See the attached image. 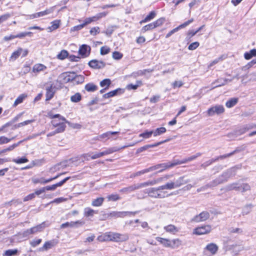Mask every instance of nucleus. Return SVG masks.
<instances>
[{
	"instance_id": "obj_1",
	"label": "nucleus",
	"mask_w": 256,
	"mask_h": 256,
	"mask_svg": "<svg viewBox=\"0 0 256 256\" xmlns=\"http://www.w3.org/2000/svg\"><path fill=\"white\" fill-rule=\"evenodd\" d=\"M167 190L165 184L159 186L157 188H150L145 190L144 192L148 194V196L155 198H163L166 197V192H162V190Z\"/></svg>"
},
{
	"instance_id": "obj_2",
	"label": "nucleus",
	"mask_w": 256,
	"mask_h": 256,
	"mask_svg": "<svg viewBox=\"0 0 256 256\" xmlns=\"http://www.w3.org/2000/svg\"><path fill=\"white\" fill-rule=\"evenodd\" d=\"M190 180L187 178L186 176H183L179 177L174 182H170L166 184L167 190H172L181 186L186 184L190 182Z\"/></svg>"
},
{
	"instance_id": "obj_3",
	"label": "nucleus",
	"mask_w": 256,
	"mask_h": 256,
	"mask_svg": "<svg viewBox=\"0 0 256 256\" xmlns=\"http://www.w3.org/2000/svg\"><path fill=\"white\" fill-rule=\"evenodd\" d=\"M177 165L176 160H174L171 162H168L157 164L155 166H152L148 168V169L150 172L160 169L158 172H161L166 169L170 168Z\"/></svg>"
},
{
	"instance_id": "obj_4",
	"label": "nucleus",
	"mask_w": 256,
	"mask_h": 256,
	"mask_svg": "<svg viewBox=\"0 0 256 256\" xmlns=\"http://www.w3.org/2000/svg\"><path fill=\"white\" fill-rule=\"evenodd\" d=\"M144 182L134 184L128 187H126L120 190V192L126 194L130 193L134 190L144 188Z\"/></svg>"
},
{
	"instance_id": "obj_5",
	"label": "nucleus",
	"mask_w": 256,
	"mask_h": 256,
	"mask_svg": "<svg viewBox=\"0 0 256 256\" xmlns=\"http://www.w3.org/2000/svg\"><path fill=\"white\" fill-rule=\"evenodd\" d=\"M237 168L236 167H232L222 173V174L219 176V178L222 181V183L228 181V179L232 176H235Z\"/></svg>"
},
{
	"instance_id": "obj_6",
	"label": "nucleus",
	"mask_w": 256,
	"mask_h": 256,
	"mask_svg": "<svg viewBox=\"0 0 256 256\" xmlns=\"http://www.w3.org/2000/svg\"><path fill=\"white\" fill-rule=\"evenodd\" d=\"M66 173V172H64L58 174L56 176H54V178H50L48 180H45L44 178H36L33 177L32 178V181L34 184H38V183L41 184H45L48 183V182H52V180L58 178L60 176Z\"/></svg>"
},
{
	"instance_id": "obj_7",
	"label": "nucleus",
	"mask_w": 256,
	"mask_h": 256,
	"mask_svg": "<svg viewBox=\"0 0 256 256\" xmlns=\"http://www.w3.org/2000/svg\"><path fill=\"white\" fill-rule=\"evenodd\" d=\"M212 230V227L210 225H204L198 227L194 230L193 234L196 235H202L208 234Z\"/></svg>"
},
{
	"instance_id": "obj_8",
	"label": "nucleus",
	"mask_w": 256,
	"mask_h": 256,
	"mask_svg": "<svg viewBox=\"0 0 256 256\" xmlns=\"http://www.w3.org/2000/svg\"><path fill=\"white\" fill-rule=\"evenodd\" d=\"M224 112V108L222 105H216L210 108L207 113L208 116H212L215 114H220Z\"/></svg>"
},
{
	"instance_id": "obj_9",
	"label": "nucleus",
	"mask_w": 256,
	"mask_h": 256,
	"mask_svg": "<svg viewBox=\"0 0 256 256\" xmlns=\"http://www.w3.org/2000/svg\"><path fill=\"white\" fill-rule=\"evenodd\" d=\"M45 227H46L45 222H43L42 224H40L36 226L32 227V228L24 231V234L26 236H27L29 234H34L37 232H41L44 228Z\"/></svg>"
},
{
	"instance_id": "obj_10",
	"label": "nucleus",
	"mask_w": 256,
	"mask_h": 256,
	"mask_svg": "<svg viewBox=\"0 0 256 256\" xmlns=\"http://www.w3.org/2000/svg\"><path fill=\"white\" fill-rule=\"evenodd\" d=\"M138 212H113L110 216L114 218H124L126 216H134Z\"/></svg>"
},
{
	"instance_id": "obj_11",
	"label": "nucleus",
	"mask_w": 256,
	"mask_h": 256,
	"mask_svg": "<svg viewBox=\"0 0 256 256\" xmlns=\"http://www.w3.org/2000/svg\"><path fill=\"white\" fill-rule=\"evenodd\" d=\"M210 218V214L208 212L204 211L199 214L196 216L192 220V222H200L207 220Z\"/></svg>"
},
{
	"instance_id": "obj_12",
	"label": "nucleus",
	"mask_w": 256,
	"mask_h": 256,
	"mask_svg": "<svg viewBox=\"0 0 256 256\" xmlns=\"http://www.w3.org/2000/svg\"><path fill=\"white\" fill-rule=\"evenodd\" d=\"M88 66L94 69H101L106 66V64L102 60H92L89 62Z\"/></svg>"
},
{
	"instance_id": "obj_13",
	"label": "nucleus",
	"mask_w": 256,
	"mask_h": 256,
	"mask_svg": "<svg viewBox=\"0 0 256 256\" xmlns=\"http://www.w3.org/2000/svg\"><path fill=\"white\" fill-rule=\"evenodd\" d=\"M54 10V6L50 7L49 8L46 9L45 10L36 12V14L30 16V18H34L38 17L44 16L46 15L52 13Z\"/></svg>"
},
{
	"instance_id": "obj_14",
	"label": "nucleus",
	"mask_w": 256,
	"mask_h": 256,
	"mask_svg": "<svg viewBox=\"0 0 256 256\" xmlns=\"http://www.w3.org/2000/svg\"><path fill=\"white\" fill-rule=\"evenodd\" d=\"M193 21H194V18H192L189 20H188L184 22L182 24L176 27V28L172 30L170 32H168L166 34V38H169L174 32H178L179 30L184 28L186 27V26H188V24H190V23H192Z\"/></svg>"
},
{
	"instance_id": "obj_15",
	"label": "nucleus",
	"mask_w": 256,
	"mask_h": 256,
	"mask_svg": "<svg viewBox=\"0 0 256 256\" xmlns=\"http://www.w3.org/2000/svg\"><path fill=\"white\" fill-rule=\"evenodd\" d=\"M74 74L75 72H64L60 75V77L62 79L64 82L66 83L73 81L74 78Z\"/></svg>"
},
{
	"instance_id": "obj_16",
	"label": "nucleus",
	"mask_w": 256,
	"mask_h": 256,
	"mask_svg": "<svg viewBox=\"0 0 256 256\" xmlns=\"http://www.w3.org/2000/svg\"><path fill=\"white\" fill-rule=\"evenodd\" d=\"M90 47L86 44H82L80 48L78 54L83 58L88 56L90 52Z\"/></svg>"
},
{
	"instance_id": "obj_17",
	"label": "nucleus",
	"mask_w": 256,
	"mask_h": 256,
	"mask_svg": "<svg viewBox=\"0 0 256 256\" xmlns=\"http://www.w3.org/2000/svg\"><path fill=\"white\" fill-rule=\"evenodd\" d=\"M84 224V222L82 220H77L76 222H66V223L62 224L60 226L62 228H64L67 227L70 228H76L80 226H82Z\"/></svg>"
},
{
	"instance_id": "obj_18",
	"label": "nucleus",
	"mask_w": 256,
	"mask_h": 256,
	"mask_svg": "<svg viewBox=\"0 0 256 256\" xmlns=\"http://www.w3.org/2000/svg\"><path fill=\"white\" fill-rule=\"evenodd\" d=\"M70 176H68L64 178L62 181L52 186H48L44 187L45 190H54L56 188L62 186L67 180H70Z\"/></svg>"
},
{
	"instance_id": "obj_19",
	"label": "nucleus",
	"mask_w": 256,
	"mask_h": 256,
	"mask_svg": "<svg viewBox=\"0 0 256 256\" xmlns=\"http://www.w3.org/2000/svg\"><path fill=\"white\" fill-rule=\"evenodd\" d=\"M114 236V238L113 242H123L128 240L129 238L128 234H122L115 232Z\"/></svg>"
},
{
	"instance_id": "obj_20",
	"label": "nucleus",
	"mask_w": 256,
	"mask_h": 256,
	"mask_svg": "<svg viewBox=\"0 0 256 256\" xmlns=\"http://www.w3.org/2000/svg\"><path fill=\"white\" fill-rule=\"evenodd\" d=\"M55 87L52 86V84H51L50 86H48L46 88V101L50 100V99H52L54 96V94L55 93V90H54Z\"/></svg>"
},
{
	"instance_id": "obj_21",
	"label": "nucleus",
	"mask_w": 256,
	"mask_h": 256,
	"mask_svg": "<svg viewBox=\"0 0 256 256\" xmlns=\"http://www.w3.org/2000/svg\"><path fill=\"white\" fill-rule=\"evenodd\" d=\"M202 155V154L200 152H198L196 154L193 155L190 157H188V158H184L182 160H176L177 164H186L188 162H190L192 160H193L196 158H197L200 156Z\"/></svg>"
},
{
	"instance_id": "obj_22",
	"label": "nucleus",
	"mask_w": 256,
	"mask_h": 256,
	"mask_svg": "<svg viewBox=\"0 0 256 256\" xmlns=\"http://www.w3.org/2000/svg\"><path fill=\"white\" fill-rule=\"evenodd\" d=\"M167 142V140H165L164 141L160 142H157V143H156V144H147V145L144 146L142 147L138 148L136 150V152L140 153L144 150H147L149 148L157 146L163 144L164 142Z\"/></svg>"
},
{
	"instance_id": "obj_23",
	"label": "nucleus",
	"mask_w": 256,
	"mask_h": 256,
	"mask_svg": "<svg viewBox=\"0 0 256 256\" xmlns=\"http://www.w3.org/2000/svg\"><path fill=\"white\" fill-rule=\"evenodd\" d=\"M218 248V246L216 244L210 243L206 246L204 250L210 252L212 255H214L217 252Z\"/></svg>"
},
{
	"instance_id": "obj_24",
	"label": "nucleus",
	"mask_w": 256,
	"mask_h": 256,
	"mask_svg": "<svg viewBox=\"0 0 256 256\" xmlns=\"http://www.w3.org/2000/svg\"><path fill=\"white\" fill-rule=\"evenodd\" d=\"M57 244V242H56L54 240L48 241L44 243L43 246L40 248V250H47L48 249H50L55 246Z\"/></svg>"
},
{
	"instance_id": "obj_25",
	"label": "nucleus",
	"mask_w": 256,
	"mask_h": 256,
	"mask_svg": "<svg viewBox=\"0 0 256 256\" xmlns=\"http://www.w3.org/2000/svg\"><path fill=\"white\" fill-rule=\"evenodd\" d=\"M164 176L160 177L158 178L156 180H148L147 182H144L145 187L148 186H152L155 185L158 183H160L162 181H164Z\"/></svg>"
},
{
	"instance_id": "obj_26",
	"label": "nucleus",
	"mask_w": 256,
	"mask_h": 256,
	"mask_svg": "<svg viewBox=\"0 0 256 256\" xmlns=\"http://www.w3.org/2000/svg\"><path fill=\"white\" fill-rule=\"evenodd\" d=\"M170 248L172 249L177 248L182 245V241L179 238L170 240Z\"/></svg>"
},
{
	"instance_id": "obj_27",
	"label": "nucleus",
	"mask_w": 256,
	"mask_h": 256,
	"mask_svg": "<svg viewBox=\"0 0 256 256\" xmlns=\"http://www.w3.org/2000/svg\"><path fill=\"white\" fill-rule=\"evenodd\" d=\"M120 92V93L123 92V91L121 88H118L109 92L103 95V98H108L117 95V94Z\"/></svg>"
},
{
	"instance_id": "obj_28",
	"label": "nucleus",
	"mask_w": 256,
	"mask_h": 256,
	"mask_svg": "<svg viewBox=\"0 0 256 256\" xmlns=\"http://www.w3.org/2000/svg\"><path fill=\"white\" fill-rule=\"evenodd\" d=\"M27 96L28 95L25 94H22L20 95L14 101L12 106L13 107H16L18 104L22 103Z\"/></svg>"
},
{
	"instance_id": "obj_29",
	"label": "nucleus",
	"mask_w": 256,
	"mask_h": 256,
	"mask_svg": "<svg viewBox=\"0 0 256 256\" xmlns=\"http://www.w3.org/2000/svg\"><path fill=\"white\" fill-rule=\"evenodd\" d=\"M156 240L162 244L164 247L170 248V240L160 237H156Z\"/></svg>"
},
{
	"instance_id": "obj_30",
	"label": "nucleus",
	"mask_w": 256,
	"mask_h": 256,
	"mask_svg": "<svg viewBox=\"0 0 256 256\" xmlns=\"http://www.w3.org/2000/svg\"><path fill=\"white\" fill-rule=\"evenodd\" d=\"M222 183V181L219 177H218V178H216L215 180L210 182V183L206 184V187H208V188H212Z\"/></svg>"
},
{
	"instance_id": "obj_31",
	"label": "nucleus",
	"mask_w": 256,
	"mask_h": 256,
	"mask_svg": "<svg viewBox=\"0 0 256 256\" xmlns=\"http://www.w3.org/2000/svg\"><path fill=\"white\" fill-rule=\"evenodd\" d=\"M46 67L44 65L40 64H37L34 65L32 68V71L34 72H39L42 71H44L46 70Z\"/></svg>"
},
{
	"instance_id": "obj_32",
	"label": "nucleus",
	"mask_w": 256,
	"mask_h": 256,
	"mask_svg": "<svg viewBox=\"0 0 256 256\" xmlns=\"http://www.w3.org/2000/svg\"><path fill=\"white\" fill-rule=\"evenodd\" d=\"M226 190H240V185L236 182L228 184L226 186Z\"/></svg>"
},
{
	"instance_id": "obj_33",
	"label": "nucleus",
	"mask_w": 256,
	"mask_h": 256,
	"mask_svg": "<svg viewBox=\"0 0 256 256\" xmlns=\"http://www.w3.org/2000/svg\"><path fill=\"white\" fill-rule=\"evenodd\" d=\"M104 200V198L102 197L94 199L92 202V205L94 206H100L102 204Z\"/></svg>"
},
{
	"instance_id": "obj_34",
	"label": "nucleus",
	"mask_w": 256,
	"mask_h": 256,
	"mask_svg": "<svg viewBox=\"0 0 256 256\" xmlns=\"http://www.w3.org/2000/svg\"><path fill=\"white\" fill-rule=\"evenodd\" d=\"M156 16V12L154 11H152L143 20L140 21V23H145L149 22L154 18Z\"/></svg>"
},
{
	"instance_id": "obj_35",
	"label": "nucleus",
	"mask_w": 256,
	"mask_h": 256,
	"mask_svg": "<svg viewBox=\"0 0 256 256\" xmlns=\"http://www.w3.org/2000/svg\"><path fill=\"white\" fill-rule=\"evenodd\" d=\"M165 230L168 232L174 234L178 231V228L173 224H169L164 227Z\"/></svg>"
},
{
	"instance_id": "obj_36",
	"label": "nucleus",
	"mask_w": 256,
	"mask_h": 256,
	"mask_svg": "<svg viewBox=\"0 0 256 256\" xmlns=\"http://www.w3.org/2000/svg\"><path fill=\"white\" fill-rule=\"evenodd\" d=\"M85 89L89 92H94L98 90V86L93 83H88L85 86Z\"/></svg>"
},
{
	"instance_id": "obj_37",
	"label": "nucleus",
	"mask_w": 256,
	"mask_h": 256,
	"mask_svg": "<svg viewBox=\"0 0 256 256\" xmlns=\"http://www.w3.org/2000/svg\"><path fill=\"white\" fill-rule=\"evenodd\" d=\"M22 51H23L22 48H19L16 50L14 51L12 54L10 56V59L13 60H16L20 55V54L22 53Z\"/></svg>"
},
{
	"instance_id": "obj_38",
	"label": "nucleus",
	"mask_w": 256,
	"mask_h": 256,
	"mask_svg": "<svg viewBox=\"0 0 256 256\" xmlns=\"http://www.w3.org/2000/svg\"><path fill=\"white\" fill-rule=\"evenodd\" d=\"M149 172H150L149 169H148V168H146V169L142 170H140V171H138L132 174L130 176V178H134L135 177L140 176L142 174H144L146 173H148Z\"/></svg>"
},
{
	"instance_id": "obj_39",
	"label": "nucleus",
	"mask_w": 256,
	"mask_h": 256,
	"mask_svg": "<svg viewBox=\"0 0 256 256\" xmlns=\"http://www.w3.org/2000/svg\"><path fill=\"white\" fill-rule=\"evenodd\" d=\"M256 56V49L251 50L250 52H246L244 54V57L246 60H250L253 56Z\"/></svg>"
},
{
	"instance_id": "obj_40",
	"label": "nucleus",
	"mask_w": 256,
	"mask_h": 256,
	"mask_svg": "<svg viewBox=\"0 0 256 256\" xmlns=\"http://www.w3.org/2000/svg\"><path fill=\"white\" fill-rule=\"evenodd\" d=\"M60 24V20H55L51 22L52 25L48 28V29H50V31L54 30L59 28Z\"/></svg>"
},
{
	"instance_id": "obj_41",
	"label": "nucleus",
	"mask_w": 256,
	"mask_h": 256,
	"mask_svg": "<svg viewBox=\"0 0 256 256\" xmlns=\"http://www.w3.org/2000/svg\"><path fill=\"white\" fill-rule=\"evenodd\" d=\"M136 84H129L127 85L126 88L128 90H136L140 86L142 85V82L141 80H137L136 82Z\"/></svg>"
},
{
	"instance_id": "obj_42",
	"label": "nucleus",
	"mask_w": 256,
	"mask_h": 256,
	"mask_svg": "<svg viewBox=\"0 0 256 256\" xmlns=\"http://www.w3.org/2000/svg\"><path fill=\"white\" fill-rule=\"evenodd\" d=\"M153 71L152 70L150 69H146L144 70H140L137 72H134L132 74L134 77H136L138 76H142L146 74V72H151Z\"/></svg>"
},
{
	"instance_id": "obj_43",
	"label": "nucleus",
	"mask_w": 256,
	"mask_h": 256,
	"mask_svg": "<svg viewBox=\"0 0 256 256\" xmlns=\"http://www.w3.org/2000/svg\"><path fill=\"white\" fill-rule=\"evenodd\" d=\"M18 250L16 249L8 250L4 252L2 254V256H14L18 254Z\"/></svg>"
},
{
	"instance_id": "obj_44",
	"label": "nucleus",
	"mask_w": 256,
	"mask_h": 256,
	"mask_svg": "<svg viewBox=\"0 0 256 256\" xmlns=\"http://www.w3.org/2000/svg\"><path fill=\"white\" fill-rule=\"evenodd\" d=\"M98 212L90 208H86L84 209V214L86 216H94V214H97Z\"/></svg>"
},
{
	"instance_id": "obj_45",
	"label": "nucleus",
	"mask_w": 256,
	"mask_h": 256,
	"mask_svg": "<svg viewBox=\"0 0 256 256\" xmlns=\"http://www.w3.org/2000/svg\"><path fill=\"white\" fill-rule=\"evenodd\" d=\"M238 100L236 98H232L228 100L226 104V107L230 108L235 106L238 102Z\"/></svg>"
},
{
	"instance_id": "obj_46",
	"label": "nucleus",
	"mask_w": 256,
	"mask_h": 256,
	"mask_svg": "<svg viewBox=\"0 0 256 256\" xmlns=\"http://www.w3.org/2000/svg\"><path fill=\"white\" fill-rule=\"evenodd\" d=\"M107 14H108V12H102L98 14L96 16H94L92 17H91L92 22H96V21L100 20V18L106 16Z\"/></svg>"
},
{
	"instance_id": "obj_47",
	"label": "nucleus",
	"mask_w": 256,
	"mask_h": 256,
	"mask_svg": "<svg viewBox=\"0 0 256 256\" xmlns=\"http://www.w3.org/2000/svg\"><path fill=\"white\" fill-rule=\"evenodd\" d=\"M166 132V129L164 127L157 128L154 131H153V134L154 136L160 135Z\"/></svg>"
},
{
	"instance_id": "obj_48",
	"label": "nucleus",
	"mask_w": 256,
	"mask_h": 256,
	"mask_svg": "<svg viewBox=\"0 0 256 256\" xmlns=\"http://www.w3.org/2000/svg\"><path fill=\"white\" fill-rule=\"evenodd\" d=\"M81 94L78 92L75 94L74 95L71 96L70 97L71 101L74 102H79L81 100Z\"/></svg>"
},
{
	"instance_id": "obj_49",
	"label": "nucleus",
	"mask_w": 256,
	"mask_h": 256,
	"mask_svg": "<svg viewBox=\"0 0 256 256\" xmlns=\"http://www.w3.org/2000/svg\"><path fill=\"white\" fill-rule=\"evenodd\" d=\"M64 122H65L62 121V122L58 126H57L58 128L56 130V132L58 134L64 131L66 128V125Z\"/></svg>"
},
{
	"instance_id": "obj_50",
	"label": "nucleus",
	"mask_w": 256,
	"mask_h": 256,
	"mask_svg": "<svg viewBox=\"0 0 256 256\" xmlns=\"http://www.w3.org/2000/svg\"><path fill=\"white\" fill-rule=\"evenodd\" d=\"M111 84V80L110 79L106 78L100 82V86L102 87H105L107 89L108 88L109 86Z\"/></svg>"
},
{
	"instance_id": "obj_51",
	"label": "nucleus",
	"mask_w": 256,
	"mask_h": 256,
	"mask_svg": "<svg viewBox=\"0 0 256 256\" xmlns=\"http://www.w3.org/2000/svg\"><path fill=\"white\" fill-rule=\"evenodd\" d=\"M126 147V146H124L120 148H118V147H112V148H107L106 150V152L108 154H110L114 152H118V151L120 150V149L125 148Z\"/></svg>"
},
{
	"instance_id": "obj_52",
	"label": "nucleus",
	"mask_w": 256,
	"mask_h": 256,
	"mask_svg": "<svg viewBox=\"0 0 256 256\" xmlns=\"http://www.w3.org/2000/svg\"><path fill=\"white\" fill-rule=\"evenodd\" d=\"M165 22V18H161L158 20H157L156 21L153 22V24L154 26V28H157L160 26H162L164 22Z\"/></svg>"
},
{
	"instance_id": "obj_53",
	"label": "nucleus",
	"mask_w": 256,
	"mask_h": 256,
	"mask_svg": "<svg viewBox=\"0 0 256 256\" xmlns=\"http://www.w3.org/2000/svg\"><path fill=\"white\" fill-rule=\"evenodd\" d=\"M12 161L16 164H20L27 162H28V160L26 157H23L20 158H14L12 160Z\"/></svg>"
},
{
	"instance_id": "obj_54",
	"label": "nucleus",
	"mask_w": 256,
	"mask_h": 256,
	"mask_svg": "<svg viewBox=\"0 0 256 256\" xmlns=\"http://www.w3.org/2000/svg\"><path fill=\"white\" fill-rule=\"evenodd\" d=\"M68 56V52L66 50H62L58 55L57 57L60 60H64Z\"/></svg>"
},
{
	"instance_id": "obj_55",
	"label": "nucleus",
	"mask_w": 256,
	"mask_h": 256,
	"mask_svg": "<svg viewBox=\"0 0 256 256\" xmlns=\"http://www.w3.org/2000/svg\"><path fill=\"white\" fill-rule=\"evenodd\" d=\"M84 77L82 76L81 75H76V74H74V78L73 80V81L76 82L77 84H81L84 82Z\"/></svg>"
},
{
	"instance_id": "obj_56",
	"label": "nucleus",
	"mask_w": 256,
	"mask_h": 256,
	"mask_svg": "<svg viewBox=\"0 0 256 256\" xmlns=\"http://www.w3.org/2000/svg\"><path fill=\"white\" fill-rule=\"evenodd\" d=\"M14 137H12L11 138H8L4 136H0V144H7L9 142L10 140H14Z\"/></svg>"
},
{
	"instance_id": "obj_57",
	"label": "nucleus",
	"mask_w": 256,
	"mask_h": 256,
	"mask_svg": "<svg viewBox=\"0 0 256 256\" xmlns=\"http://www.w3.org/2000/svg\"><path fill=\"white\" fill-rule=\"evenodd\" d=\"M248 129V128H247L246 127L241 128H239L238 130H236L234 132V134L236 136L245 133Z\"/></svg>"
},
{
	"instance_id": "obj_58",
	"label": "nucleus",
	"mask_w": 256,
	"mask_h": 256,
	"mask_svg": "<svg viewBox=\"0 0 256 256\" xmlns=\"http://www.w3.org/2000/svg\"><path fill=\"white\" fill-rule=\"evenodd\" d=\"M154 28L152 22L144 26L142 29V32H145L146 31L152 30Z\"/></svg>"
},
{
	"instance_id": "obj_59",
	"label": "nucleus",
	"mask_w": 256,
	"mask_h": 256,
	"mask_svg": "<svg viewBox=\"0 0 256 256\" xmlns=\"http://www.w3.org/2000/svg\"><path fill=\"white\" fill-rule=\"evenodd\" d=\"M108 201H116L120 199V197L117 194H112L107 196Z\"/></svg>"
},
{
	"instance_id": "obj_60",
	"label": "nucleus",
	"mask_w": 256,
	"mask_h": 256,
	"mask_svg": "<svg viewBox=\"0 0 256 256\" xmlns=\"http://www.w3.org/2000/svg\"><path fill=\"white\" fill-rule=\"evenodd\" d=\"M240 190H241L242 192H245L250 189V186L248 184H242L240 185Z\"/></svg>"
},
{
	"instance_id": "obj_61",
	"label": "nucleus",
	"mask_w": 256,
	"mask_h": 256,
	"mask_svg": "<svg viewBox=\"0 0 256 256\" xmlns=\"http://www.w3.org/2000/svg\"><path fill=\"white\" fill-rule=\"evenodd\" d=\"M123 54L120 52L115 51L112 53V58L114 60H119L122 58Z\"/></svg>"
},
{
	"instance_id": "obj_62",
	"label": "nucleus",
	"mask_w": 256,
	"mask_h": 256,
	"mask_svg": "<svg viewBox=\"0 0 256 256\" xmlns=\"http://www.w3.org/2000/svg\"><path fill=\"white\" fill-rule=\"evenodd\" d=\"M153 134V130L150 132H146L144 133L140 134L139 136L140 137H142L144 138H148L151 136Z\"/></svg>"
},
{
	"instance_id": "obj_63",
	"label": "nucleus",
	"mask_w": 256,
	"mask_h": 256,
	"mask_svg": "<svg viewBox=\"0 0 256 256\" xmlns=\"http://www.w3.org/2000/svg\"><path fill=\"white\" fill-rule=\"evenodd\" d=\"M100 32V28L98 26H96L92 28L90 31V34L91 35L96 36L98 34H99Z\"/></svg>"
},
{
	"instance_id": "obj_64",
	"label": "nucleus",
	"mask_w": 256,
	"mask_h": 256,
	"mask_svg": "<svg viewBox=\"0 0 256 256\" xmlns=\"http://www.w3.org/2000/svg\"><path fill=\"white\" fill-rule=\"evenodd\" d=\"M110 52V48L107 46H102L100 48V53L102 55H104L108 54Z\"/></svg>"
}]
</instances>
